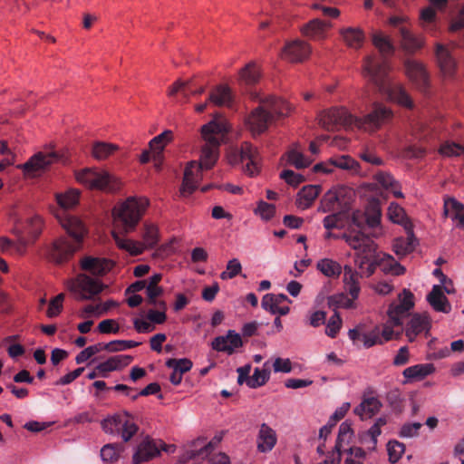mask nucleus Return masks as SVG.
I'll list each match as a JSON object with an SVG mask.
<instances>
[{"mask_svg": "<svg viewBox=\"0 0 464 464\" xmlns=\"http://www.w3.org/2000/svg\"><path fill=\"white\" fill-rule=\"evenodd\" d=\"M80 192L75 189L57 196L58 204L63 208V216L58 217L61 226L72 237L73 241L65 237L56 239L49 249V258L56 264L68 262L82 246L87 228L77 217L65 213L66 209L75 207L79 202Z\"/></svg>", "mask_w": 464, "mask_h": 464, "instance_id": "f257e3e1", "label": "nucleus"}, {"mask_svg": "<svg viewBox=\"0 0 464 464\" xmlns=\"http://www.w3.org/2000/svg\"><path fill=\"white\" fill-rule=\"evenodd\" d=\"M227 132V124L224 121L213 120L201 128V135L205 140L202 147L200 162L190 161L184 170L181 187L182 195H190L197 188L201 179V170L211 169L218 159V151L221 140Z\"/></svg>", "mask_w": 464, "mask_h": 464, "instance_id": "f03ea898", "label": "nucleus"}, {"mask_svg": "<svg viewBox=\"0 0 464 464\" xmlns=\"http://www.w3.org/2000/svg\"><path fill=\"white\" fill-rule=\"evenodd\" d=\"M392 116L393 113L390 108L375 103L372 110L362 118L354 117L343 107H334L323 111L318 116V120L319 124L329 131L355 124L366 131L374 132L389 122Z\"/></svg>", "mask_w": 464, "mask_h": 464, "instance_id": "7ed1b4c3", "label": "nucleus"}, {"mask_svg": "<svg viewBox=\"0 0 464 464\" xmlns=\"http://www.w3.org/2000/svg\"><path fill=\"white\" fill-rule=\"evenodd\" d=\"M363 70L379 90L387 93L392 101L409 109L413 107V102L405 89L388 77L389 65L385 59L379 62L373 56H367Z\"/></svg>", "mask_w": 464, "mask_h": 464, "instance_id": "20e7f679", "label": "nucleus"}, {"mask_svg": "<svg viewBox=\"0 0 464 464\" xmlns=\"http://www.w3.org/2000/svg\"><path fill=\"white\" fill-rule=\"evenodd\" d=\"M260 102L246 120L253 136L264 133L277 119L287 116L291 111L290 105L283 99L270 96L260 100Z\"/></svg>", "mask_w": 464, "mask_h": 464, "instance_id": "39448f33", "label": "nucleus"}, {"mask_svg": "<svg viewBox=\"0 0 464 464\" xmlns=\"http://www.w3.org/2000/svg\"><path fill=\"white\" fill-rule=\"evenodd\" d=\"M148 206L149 199L146 198H128L113 208L116 226L125 234L133 231Z\"/></svg>", "mask_w": 464, "mask_h": 464, "instance_id": "423d86ee", "label": "nucleus"}, {"mask_svg": "<svg viewBox=\"0 0 464 464\" xmlns=\"http://www.w3.org/2000/svg\"><path fill=\"white\" fill-rule=\"evenodd\" d=\"M43 220L38 215L28 218L24 222L18 224L15 231L18 236V242L14 243L7 238L0 239L2 251H14L19 255L24 253L28 245L33 244L42 233Z\"/></svg>", "mask_w": 464, "mask_h": 464, "instance_id": "0eeeda50", "label": "nucleus"}, {"mask_svg": "<svg viewBox=\"0 0 464 464\" xmlns=\"http://www.w3.org/2000/svg\"><path fill=\"white\" fill-rule=\"evenodd\" d=\"M382 211L378 204L370 205L365 212L360 210L352 214L351 226L344 234L362 233L365 237H377L381 235Z\"/></svg>", "mask_w": 464, "mask_h": 464, "instance_id": "6e6552de", "label": "nucleus"}, {"mask_svg": "<svg viewBox=\"0 0 464 464\" xmlns=\"http://www.w3.org/2000/svg\"><path fill=\"white\" fill-rule=\"evenodd\" d=\"M76 180L89 189L115 192L121 181L105 170L86 168L75 173Z\"/></svg>", "mask_w": 464, "mask_h": 464, "instance_id": "1a4fd4ad", "label": "nucleus"}, {"mask_svg": "<svg viewBox=\"0 0 464 464\" xmlns=\"http://www.w3.org/2000/svg\"><path fill=\"white\" fill-rule=\"evenodd\" d=\"M340 237L356 251L355 263L361 271H363L365 266L379 255L375 242L362 233L342 234Z\"/></svg>", "mask_w": 464, "mask_h": 464, "instance_id": "9d476101", "label": "nucleus"}, {"mask_svg": "<svg viewBox=\"0 0 464 464\" xmlns=\"http://www.w3.org/2000/svg\"><path fill=\"white\" fill-rule=\"evenodd\" d=\"M143 243L125 238L117 231H112V237L121 249L128 251L132 256L140 255L144 249L153 248L159 242V230L153 224H144L141 234Z\"/></svg>", "mask_w": 464, "mask_h": 464, "instance_id": "9b49d317", "label": "nucleus"}, {"mask_svg": "<svg viewBox=\"0 0 464 464\" xmlns=\"http://www.w3.org/2000/svg\"><path fill=\"white\" fill-rule=\"evenodd\" d=\"M353 196V191L344 186L329 189L321 198L318 211L323 213L338 210L349 212Z\"/></svg>", "mask_w": 464, "mask_h": 464, "instance_id": "f8f14e48", "label": "nucleus"}, {"mask_svg": "<svg viewBox=\"0 0 464 464\" xmlns=\"http://www.w3.org/2000/svg\"><path fill=\"white\" fill-rule=\"evenodd\" d=\"M160 450L173 452L174 446L167 445L161 440L157 442L152 439L146 438L138 445L137 450L132 458V462L133 464H140L142 462L150 461L157 457Z\"/></svg>", "mask_w": 464, "mask_h": 464, "instance_id": "ddd939ff", "label": "nucleus"}, {"mask_svg": "<svg viewBox=\"0 0 464 464\" xmlns=\"http://www.w3.org/2000/svg\"><path fill=\"white\" fill-rule=\"evenodd\" d=\"M414 295L407 289H403L399 295V301L393 302L389 305L387 314L390 321L394 326L402 325V319L409 315L410 311L414 306Z\"/></svg>", "mask_w": 464, "mask_h": 464, "instance_id": "4468645a", "label": "nucleus"}, {"mask_svg": "<svg viewBox=\"0 0 464 464\" xmlns=\"http://www.w3.org/2000/svg\"><path fill=\"white\" fill-rule=\"evenodd\" d=\"M71 290L77 295L78 299L87 300L101 293L102 285L86 275H80L72 284Z\"/></svg>", "mask_w": 464, "mask_h": 464, "instance_id": "2eb2a0df", "label": "nucleus"}, {"mask_svg": "<svg viewBox=\"0 0 464 464\" xmlns=\"http://www.w3.org/2000/svg\"><path fill=\"white\" fill-rule=\"evenodd\" d=\"M239 159L241 162L247 161L244 168L246 174L254 176L259 172L261 157L257 148L250 142L245 141L241 144Z\"/></svg>", "mask_w": 464, "mask_h": 464, "instance_id": "dca6fc26", "label": "nucleus"}, {"mask_svg": "<svg viewBox=\"0 0 464 464\" xmlns=\"http://www.w3.org/2000/svg\"><path fill=\"white\" fill-rule=\"evenodd\" d=\"M57 160L58 155L55 152H38L23 165V169L26 175L35 176L38 171L45 170L52 163Z\"/></svg>", "mask_w": 464, "mask_h": 464, "instance_id": "f3484780", "label": "nucleus"}, {"mask_svg": "<svg viewBox=\"0 0 464 464\" xmlns=\"http://www.w3.org/2000/svg\"><path fill=\"white\" fill-rule=\"evenodd\" d=\"M430 328V318L428 314H413L407 323L404 331L409 342L412 343L416 337L425 333L427 334Z\"/></svg>", "mask_w": 464, "mask_h": 464, "instance_id": "a211bd4d", "label": "nucleus"}, {"mask_svg": "<svg viewBox=\"0 0 464 464\" xmlns=\"http://www.w3.org/2000/svg\"><path fill=\"white\" fill-rule=\"evenodd\" d=\"M243 345L239 334L234 330H228L226 335L217 336L211 342V347L218 352L233 354L236 350Z\"/></svg>", "mask_w": 464, "mask_h": 464, "instance_id": "6ab92c4d", "label": "nucleus"}, {"mask_svg": "<svg viewBox=\"0 0 464 464\" xmlns=\"http://www.w3.org/2000/svg\"><path fill=\"white\" fill-rule=\"evenodd\" d=\"M438 66L445 78L451 79L457 71V62L450 50L443 44H437L435 50Z\"/></svg>", "mask_w": 464, "mask_h": 464, "instance_id": "aec40b11", "label": "nucleus"}, {"mask_svg": "<svg viewBox=\"0 0 464 464\" xmlns=\"http://www.w3.org/2000/svg\"><path fill=\"white\" fill-rule=\"evenodd\" d=\"M311 53V47L301 40L286 44L283 51V58L291 63H302Z\"/></svg>", "mask_w": 464, "mask_h": 464, "instance_id": "412c9836", "label": "nucleus"}, {"mask_svg": "<svg viewBox=\"0 0 464 464\" xmlns=\"http://www.w3.org/2000/svg\"><path fill=\"white\" fill-rule=\"evenodd\" d=\"M405 69L408 77L416 87L421 92H426L429 86V78L422 64L414 61H407Z\"/></svg>", "mask_w": 464, "mask_h": 464, "instance_id": "4be33fe9", "label": "nucleus"}, {"mask_svg": "<svg viewBox=\"0 0 464 464\" xmlns=\"http://www.w3.org/2000/svg\"><path fill=\"white\" fill-rule=\"evenodd\" d=\"M114 266L111 260L107 258L86 256L81 262L82 269L94 276H103Z\"/></svg>", "mask_w": 464, "mask_h": 464, "instance_id": "5701e85b", "label": "nucleus"}, {"mask_svg": "<svg viewBox=\"0 0 464 464\" xmlns=\"http://www.w3.org/2000/svg\"><path fill=\"white\" fill-rule=\"evenodd\" d=\"M276 441L277 436L276 431L266 423H262L256 438L258 451L263 453L271 451L276 446Z\"/></svg>", "mask_w": 464, "mask_h": 464, "instance_id": "b1692460", "label": "nucleus"}, {"mask_svg": "<svg viewBox=\"0 0 464 464\" xmlns=\"http://www.w3.org/2000/svg\"><path fill=\"white\" fill-rule=\"evenodd\" d=\"M427 301L437 312L448 314L451 310L450 304L439 285H433L431 292L427 295Z\"/></svg>", "mask_w": 464, "mask_h": 464, "instance_id": "393cba45", "label": "nucleus"}, {"mask_svg": "<svg viewBox=\"0 0 464 464\" xmlns=\"http://www.w3.org/2000/svg\"><path fill=\"white\" fill-rule=\"evenodd\" d=\"M362 275L354 270L351 266L345 265L343 267V282L346 290L353 299H356L360 293L359 278Z\"/></svg>", "mask_w": 464, "mask_h": 464, "instance_id": "a878e982", "label": "nucleus"}, {"mask_svg": "<svg viewBox=\"0 0 464 464\" xmlns=\"http://www.w3.org/2000/svg\"><path fill=\"white\" fill-rule=\"evenodd\" d=\"M321 187L317 185L304 186L297 194L296 206L301 209L309 208L319 196Z\"/></svg>", "mask_w": 464, "mask_h": 464, "instance_id": "bb28decb", "label": "nucleus"}, {"mask_svg": "<svg viewBox=\"0 0 464 464\" xmlns=\"http://www.w3.org/2000/svg\"><path fill=\"white\" fill-rule=\"evenodd\" d=\"M382 407L381 401L375 397L363 398L362 402L353 410L354 413L362 420L371 418L376 414Z\"/></svg>", "mask_w": 464, "mask_h": 464, "instance_id": "cd10ccee", "label": "nucleus"}, {"mask_svg": "<svg viewBox=\"0 0 464 464\" xmlns=\"http://www.w3.org/2000/svg\"><path fill=\"white\" fill-rule=\"evenodd\" d=\"M401 45L407 53H414L423 45L421 37L412 34L405 26L400 27Z\"/></svg>", "mask_w": 464, "mask_h": 464, "instance_id": "c85d7f7f", "label": "nucleus"}, {"mask_svg": "<svg viewBox=\"0 0 464 464\" xmlns=\"http://www.w3.org/2000/svg\"><path fill=\"white\" fill-rule=\"evenodd\" d=\"M260 71L254 63H247L239 72L238 82L240 86L252 87L258 82Z\"/></svg>", "mask_w": 464, "mask_h": 464, "instance_id": "c756f323", "label": "nucleus"}, {"mask_svg": "<svg viewBox=\"0 0 464 464\" xmlns=\"http://www.w3.org/2000/svg\"><path fill=\"white\" fill-rule=\"evenodd\" d=\"M172 140V131L165 130L154 137L149 143L150 149L153 151L154 160L160 161L165 146Z\"/></svg>", "mask_w": 464, "mask_h": 464, "instance_id": "7c9ffc66", "label": "nucleus"}, {"mask_svg": "<svg viewBox=\"0 0 464 464\" xmlns=\"http://www.w3.org/2000/svg\"><path fill=\"white\" fill-rule=\"evenodd\" d=\"M341 34L346 44L354 49L361 48L365 39L364 33L360 28L348 27L343 29Z\"/></svg>", "mask_w": 464, "mask_h": 464, "instance_id": "2f4dec72", "label": "nucleus"}, {"mask_svg": "<svg viewBox=\"0 0 464 464\" xmlns=\"http://www.w3.org/2000/svg\"><path fill=\"white\" fill-rule=\"evenodd\" d=\"M213 450L212 442L201 447L199 450H188L180 458V464H196L199 459L208 457Z\"/></svg>", "mask_w": 464, "mask_h": 464, "instance_id": "473e14b6", "label": "nucleus"}, {"mask_svg": "<svg viewBox=\"0 0 464 464\" xmlns=\"http://www.w3.org/2000/svg\"><path fill=\"white\" fill-rule=\"evenodd\" d=\"M435 371L431 363L416 364L406 368L402 374L408 380H422Z\"/></svg>", "mask_w": 464, "mask_h": 464, "instance_id": "72a5a7b5", "label": "nucleus"}, {"mask_svg": "<svg viewBox=\"0 0 464 464\" xmlns=\"http://www.w3.org/2000/svg\"><path fill=\"white\" fill-rule=\"evenodd\" d=\"M349 409V402H344L340 408H338L330 417L328 422L320 429L319 438L325 439L327 435L332 432V430L336 425V423L345 416Z\"/></svg>", "mask_w": 464, "mask_h": 464, "instance_id": "f704fd0d", "label": "nucleus"}, {"mask_svg": "<svg viewBox=\"0 0 464 464\" xmlns=\"http://www.w3.org/2000/svg\"><path fill=\"white\" fill-rule=\"evenodd\" d=\"M208 102L217 106H230L232 103L231 90L227 86L219 85L210 94Z\"/></svg>", "mask_w": 464, "mask_h": 464, "instance_id": "c9c22d12", "label": "nucleus"}, {"mask_svg": "<svg viewBox=\"0 0 464 464\" xmlns=\"http://www.w3.org/2000/svg\"><path fill=\"white\" fill-rule=\"evenodd\" d=\"M316 267L325 276L334 278L339 277L343 271L342 266L338 262L329 258L318 261Z\"/></svg>", "mask_w": 464, "mask_h": 464, "instance_id": "e433bc0d", "label": "nucleus"}, {"mask_svg": "<svg viewBox=\"0 0 464 464\" xmlns=\"http://www.w3.org/2000/svg\"><path fill=\"white\" fill-rule=\"evenodd\" d=\"M119 150V146L104 142V141H96L92 144V154L98 160H103L112 155L115 151Z\"/></svg>", "mask_w": 464, "mask_h": 464, "instance_id": "4c0bfd02", "label": "nucleus"}, {"mask_svg": "<svg viewBox=\"0 0 464 464\" xmlns=\"http://www.w3.org/2000/svg\"><path fill=\"white\" fill-rule=\"evenodd\" d=\"M444 216H450L453 220H459L464 211V204L454 198L444 199Z\"/></svg>", "mask_w": 464, "mask_h": 464, "instance_id": "58836bf2", "label": "nucleus"}, {"mask_svg": "<svg viewBox=\"0 0 464 464\" xmlns=\"http://www.w3.org/2000/svg\"><path fill=\"white\" fill-rule=\"evenodd\" d=\"M329 164H331L332 168L334 167L353 172H356L359 168V163L348 155L332 157L329 159Z\"/></svg>", "mask_w": 464, "mask_h": 464, "instance_id": "ea45409f", "label": "nucleus"}, {"mask_svg": "<svg viewBox=\"0 0 464 464\" xmlns=\"http://www.w3.org/2000/svg\"><path fill=\"white\" fill-rule=\"evenodd\" d=\"M416 238L413 234H409L406 238H397L393 244V250L397 256H403L412 252L415 247Z\"/></svg>", "mask_w": 464, "mask_h": 464, "instance_id": "a19ab883", "label": "nucleus"}, {"mask_svg": "<svg viewBox=\"0 0 464 464\" xmlns=\"http://www.w3.org/2000/svg\"><path fill=\"white\" fill-rule=\"evenodd\" d=\"M327 24L320 19H314L304 25L302 33L304 35L311 38H320L323 36Z\"/></svg>", "mask_w": 464, "mask_h": 464, "instance_id": "79ce46f5", "label": "nucleus"}, {"mask_svg": "<svg viewBox=\"0 0 464 464\" xmlns=\"http://www.w3.org/2000/svg\"><path fill=\"white\" fill-rule=\"evenodd\" d=\"M372 44L379 50L382 56L392 55L394 53V47L387 36L381 33H375L372 35Z\"/></svg>", "mask_w": 464, "mask_h": 464, "instance_id": "37998d69", "label": "nucleus"}, {"mask_svg": "<svg viewBox=\"0 0 464 464\" xmlns=\"http://www.w3.org/2000/svg\"><path fill=\"white\" fill-rule=\"evenodd\" d=\"M381 433L382 430L373 424L367 431L360 435V441L364 445L371 444L368 446V450H375L378 442V437L381 435Z\"/></svg>", "mask_w": 464, "mask_h": 464, "instance_id": "c03bdc74", "label": "nucleus"}, {"mask_svg": "<svg viewBox=\"0 0 464 464\" xmlns=\"http://www.w3.org/2000/svg\"><path fill=\"white\" fill-rule=\"evenodd\" d=\"M122 450L123 447L121 444H106L101 450V457L104 462L113 463L118 460Z\"/></svg>", "mask_w": 464, "mask_h": 464, "instance_id": "a18cd8bd", "label": "nucleus"}, {"mask_svg": "<svg viewBox=\"0 0 464 464\" xmlns=\"http://www.w3.org/2000/svg\"><path fill=\"white\" fill-rule=\"evenodd\" d=\"M261 306L263 309L269 311L271 314H278L280 315H285L289 313L290 308L287 305L276 306L274 304V294H266L263 296Z\"/></svg>", "mask_w": 464, "mask_h": 464, "instance_id": "49530a36", "label": "nucleus"}, {"mask_svg": "<svg viewBox=\"0 0 464 464\" xmlns=\"http://www.w3.org/2000/svg\"><path fill=\"white\" fill-rule=\"evenodd\" d=\"M130 415L129 412L124 411L123 413V423L121 427V434L123 441H129L138 431L139 427L136 423L130 420Z\"/></svg>", "mask_w": 464, "mask_h": 464, "instance_id": "de8ad7c7", "label": "nucleus"}, {"mask_svg": "<svg viewBox=\"0 0 464 464\" xmlns=\"http://www.w3.org/2000/svg\"><path fill=\"white\" fill-rule=\"evenodd\" d=\"M439 152L444 157H459L464 154V147L457 142L447 140L440 145Z\"/></svg>", "mask_w": 464, "mask_h": 464, "instance_id": "09e8293b", "label": "nucleus"}, {"mask_svg": "<svg viewBox=\"0 0 464 464\" xmlns=\"http://www.w3.org/2000/svg\"><path fill=\"white\" fill-rule=\"evenodd\" d=\"M123 423V414H116L104 419L101 425L104 432L113 434L121 430V424Z\"/></svg>", "mask_w": 464, "mask_h": 464, "instance_id": "8fccbe9b", "label": "nucleus"}, {"mask_svg": "<svg viewBox=\"0 0 464 464\" xmlns=\"http://www.w3.org/2000/svg\"><path fill=\"white\" fill-rule=\"evenodd\" d=\"M192 362L189 359L182 358V359H169L166 362V366L170 368L179 374L183 375L184 373L189 372L192 368Z\"/></svg>", "mask_w": 464, "mask_h": 464, "instance_id": "3c124183", "label": "nucleus"}, {"mask_svg": "<svg viewBox=\"0 0 464 464\" xmlns=\"http://www.w3.org/2000/svg\"><path fill=\"white\" fill-rule=\"evenodd\" d=\"M389 460L392 463L397 462L405 451V445L398 440H390L387 443Z\"/></svg>", "mask_w": 464, "mask_h": 464, "instance_id": "603ef678", "label": "nucleus"}, {"mask_svg": "<svg viewBox=\"0 0 464 464\" xmlns=\"http://www.w3.org/2000/svg\"><path fill=\"white\" fill-rule=\"evenodd\" d=\"M270 378V371H261L256 368L252 376L247 382V386L252 389L258 388L266 383Z\"/></svg>", "mask_w": 464, "mask_h": 464, "instance_id": "864d4df0", "label": "nucleus"}, {"mask_svg": "<svg viewBox=\"0 0 464 464\" xmlns=\"http://www.w3.org/2000/svg\"><path fill=\"white\" fill-rule=\"evenodd\" d=\"M241 271L242 266L239 260L237 258H233L227 262L226 270L220 274V278L222 280L232 279L237 275H239Z\"/></svg>", "mask_w": 464, "mask_h": 464, "instance_id": "5fc2aeb1", "label": "nucleus"}, {"mask_svg": "<svg viewBox=\"0 0 464 464\" xmlns=\"http://www.w3.org/2000/svg\"><path fill=\"white\" fill-rule=\"evenodd\" d=\"M331 213L332 214L326 216L323 220L324 227L327 230L339 227L340 224L343 222V218L348 212H342V210H338Z\"/></svg>", "mask_w": 464, "mask_h": 464, "instance_id": "6e6d98bb", "label": "nucleus"}, {"mask_svg": "<svg viewBox=\"0 0 464 464\" xmlns=\"http://www.w3.org/2000/svg\"><path fill=\"white\" fill-rule=\"evenodd\" d=\"M288 161L296 169H304L311 164V160L306 159L301 152L292 150L287 154Z\"/></svg>", "mask_w": 464, "mask_h": 464, "instance_id": "4d7b16f0", "label": "nucleus"}, {"mask_svg": "<svg viewBox=\"0 0 464 464\" xmlns=\"http://www.w3.org/2000/svg\"><path fill=\"white\" fill-rule=\"evenodd\" d=\"M342 326V318L338 312H334V314L329 318L328 323L326 324L325 334L331 337L334 338L339 333Z\"/></svg>", "mask_w": 464, "mask_h": 464, "instance_id": "13d9d810", "label": "nucleus"}, {"mask_svg": "<svg viewBox=\"0 0 464 464\" xmlns=\"http://www.w3.org/2000/svg\"><path fill=\"white\" fill-rule=\"evenodd\" d=\"M381 338L380 326H375L370 332L362 334V341L365 348H370L376 344H382Z\"/></svg>", "mask_w": 464, "mask_h": 464, "instance_id": "bf43d9fd", "label": "nucleus"}, {"mask_svg": "<svg viewBox=\"0 0 464 464\" xmlns=\"http://www.w3.org/2000/svg\"><path fill=\"white\" fill-rule=\"evenodd\" d=\"M140 345L139 342L127 341V340H114L108 343L109 352L116 353L125 351L127 349L134 348Z\"/></svg>", "mask_w": 464, "mask_h": 464, "instance_id": "052dcab7", "label": "nucleus"}, {"mask_svg": "<svg viewBox=\"0 0 464 464\" xmlns=\"http://www.w3.org/2000/svg\"><path fill=\"white\" fill-rule=\"evenodd\" d=\"M388 216L389 218L397 224H401L405 220L406 214L404 209L399 206L397 203H391L388 208Z\"/></svg>", "mask_w": 464, "mask_h": 464, "instance_id": "680f3d73", "label": "nucleus"}, {"mask_svg": "<svg viewBox=\"0 0 464 464\" xmlns=\"http://www.w3.org/2000/svg\"><path fill=\"white\" fill-rule=\"evenodd\" d=\"M353 434V430L351 428V424L347 421L343 422L339 427V432L336 440V443L334 446L335 450H340L342 448V444L349 439Z\"/></svg>", "mask_w": 464, "mask_h": 464, "instance_id": "e2e57ef3", "label": "nucleus"}, {"mask_svg": "<svg viewBox=\"0 0 464 464\" xmlns=\"http://www.w3.org/2000/svg\"><path fill=\"white\" fill-rule=\"evenodd\" d=\"M421 427L420 422L405 423L401 426L399 435L401 438L417 437Z\"/></svg>", "mask_w": 464, "mask_h": 464, "instance_id": "0e129e2a", "label": "nucleus"}, {"mask_svg": "<svg viewBox=\"0 0 464 464\" xmlns=\"http://www.w3.org/2000/svg\"><path fill=\"white\" fill-rule=\"evenodd\" d=\"M280 178L283 179L287 184L291 186H298L304 181L301 174H297L290 169H285L281 172Z\"/></svg>", "mask_w": 464, "mask_h": 464, "instance_id": "69168bd1", "label": "nucleus"}, {"mask_svg": "<svg viewBox=\"0 0 464 464\" xmlns=\"http://www.w3.org/2000/svg\"><path fill=\"white\" fill-rule=\"evenodd\" d=\"M98 331L102 334H118L120 326L113 319H105L99 323Z\"/></svg>", "mask_w": 464, "mask_h": 464, "instance_id": "338daca9", "label": "nucleus"}, {"mask_svg": "<svg viewBox=\"0 0 464 464\" xmlns=\"http://www.w3.org/2000/svg\"><path fill=\"white\" fill-rule=\"evenodd\" d=\"M256 212L259 213L263 219L269 220L274 217L276 213V207L273 204L260 201Z\"/></svg>", "mask_w": 464, "mask_h": 464, "instance_id": "774afa93", "label": "nucleus"}]
</instances>
